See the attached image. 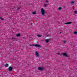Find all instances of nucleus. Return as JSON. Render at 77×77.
I'll use <instances>...</instances> for the list:
<instances>
[{
    "label": "nucleus",
    "instance_id": "nucleus-10",
    "mask_svg": "<svg viewBox=\"0 0 77 77\" xmlns=\"http://www.w3.org/2000/svg\"><path fill=\"white\" fill-rule=\"evenodd\" d=\"M16 36H20V34H19V33H18V34H17V35H16Z\"/></svg>",
    "mask_w": 77,
    "mask_h": 77
},
{
    "label": "nucleus",
    "instance_id": "nucleus-12",
    "mask_svg": "<svg viewBox=\"0 0 77 77\" xmlns=\"http://www.w3.org/2000/svg\"><path fill=\"white\" fill-rule=\"evenodd\" d=\"M47 5L46 3H45L44 5V7H46L47 6Z\"/></svg>",
    "mask_w": 77,
    "mask_h": 77
},
{
    "label": "nucleus",
    "instance_id": "nucleus-19",
    "mask_svg": "<svg viewBox=\"0 0 77 77\" xmlns=\"http://www.w3.org/2000/svg\"><path fill=\"white\" fill-rule=\"evenodd\" d=\"M57 54H59V55H60V53H57Z\"/></svg>",
    "mask_w": 77,
    "mask_h": 77
},
{
    "label": "nucleus",
    "instance_id": "nucleus-23",
    "mask_svg": "<svg viewBox=\"0 0 77 77\" xmlns=\"http://www.w3.org/2000/svg\"><path fill=\"white\" fill-rule=\"evenodd\" d=\"M31 25H33V23H31Z\"/></svg>",
    "mask_w": 77,
    "mask_h": 77
},
{
    "label": "nucleus",
    "instance_id": "nucleus-1",
    "mask_svg": "<svg viewBox=\"0 0 77 77\" xmlns=\"http://www.w3.org/2000/svg\"><path fill=\"white\" fill-rule=\"evenodd\" d=\"M29 45L30 46H34L36 47H41V45L38 44L30 45Z\"/></svg>",
    "mask_w": 77,
    "mask_h": 77
},
{
    "label": "nucleus",
    "instance_id": "nucleus-9",
    "mask_svg": "<svg viewBox=\"0 0 77 77\" xmlns=\"http://www.w3.org/2000/svg\"><path fill=\"white\" fill-rule=\"evenodd\" d=\"M74 34L75 35H76V34H77V31H74Z\"/></svg>",
    "mask_w": 77,
    "mask_h": 77
},
{
    "label": "nucleus",
    "instance_id": "nucleus-21",
    "mask_svg": "<svg viewBox=\"0 0 77 77\" xmlns=\"http://www.w3.org/2000/svg\"><path fill=\"white\" fill-rule=\"evenodd\" d=\"M46 3H48V1H46Z\"/></svg>",
    "mask_w": 77,
    "mask_h": 77
},
{
    "label": "nucleus",
    "instance_id": "nucleus-3",
    "mask_svg": "<svg viewBox=\"0 0 77 77\" xmlns=\"http://www.w3.org/2000/svg\"><path fill=\"white\" fill-rule=\"evenodd\" d=\"M38 69L40 71H42V70H44V67H39L38 68Z\"/></svg>",
    "mask_w": 77,
    "mask_h": 77
},
{
    "label": "nucleus",
    "instance_id": "nucleus-6",
    "mask_svg": "<svg viewBox=\"0 0 77 77\" xmlns=\"http://www.w3.org/2000/svg\"><path fill=\"white\" fill-rule=\"evenodd\" d=\"M63 55L64 56H66V57H67L68 56V55H67V54L66 53H64L63 54Z\"/></svg>",
    "mask_w": 77,
    "mask_h": 77
},
{
    "label": "nucleus",
    "instance_id": "nucleus-2",
    "mask_svg": "<svg viewBox=\"0 0 77 77\" xmlns=\"http://www.w3.org/2000/svg\"><path fill=\"white\" fill-rule=\"evenodd\" d=\"M41 13L42 14V15H44L45 14V11H44V8H42L41 9Z\"/></svg>",
    "mask_w": 77,
    "mask_h": 77
},
{
    "label": "nucleus",
    "instance_id": "nucleus-7",
    "mask_svg": "<svg viewBox=\"0 0 77 77\" xmlns=\"http://www.w3.org/2000/svg\"><path fill=\"white\" fill-rule=\"evenodd\" d=\"M71 23H72L71 22H67V23H65V24H71Z\"/></svg>",
    "mask_w": 77,
    "mask_h": 77
},
{
    "label": "nucleus",
    "instance_id": "nucleus-11",
    "mask_svg": "<svg viewBox=\"0 0 77 77\" xmlns=\"http://www.w3.org/2000/svg\"><path fill=\"white\" fill-rule=\"evenodd\" d=\"M45 41L47 42H49V40L48 39H47L45 40Z\"/></svg>",
    "mask_w": 77,
    "mask_h": 77
},
{
    "label": "nucleus",
    "instance_id": "nucleus-13",
    "mask_svg": "<svg viewBox=\"0 0 77 77\" xmlns=\"http://www.w3.org/2000/svg\"><path fill=\"white\" fill-rule=\"evenodd\" d=\"M32 14H33V15H35V14H36V13L35 12H34L32 13Z\"/></svg>",
    "mask_w": 77,
    "mask_h": 77
},
{
    "label": "nucleus",
    "instance_id": "nucleus-8",
    "mask_svg": "<svg viewBox=\"0 0 77 77\" xmlns=\"http://www.w3.org/2000/svg\"><path fill=\"white\" fill-rule=\"evenodd\" d=\"M5 67H8L9 66V64H6L5 65Z\"/></svg>",
    "mask_w": 77,
    "mask_h": 77
},
{
    "label": "nucleus",
    "instance_id": "nucleus-20",
    "mask_svg": "<svg viewBox=\"0 0 77 77\" xmlns=\"http://www.w3.org/2000/svg\"><path fill=\"white\" fill-rule=\"evenodd\" d=\"M20 8H21V7H18V8H17V9H20Z\"/></svg>",
    "mask_w": 77,
    "mask_h": 77
},
{
    "label": "nucleus",
    "instance_id": "nucleus-14",
    "mask_svg": "<svg viewBox=\"0 0 77 77\" xmlns=\"http://www.w3.org/2000/svg\"><path fill=\"white\" fill-rule=\"evenodd\" d=\"M37 36H38V37H41V35H37Z\"/></svg>",
    "mask_w": 77,
    "mask_h": 77
},
{
    "label": "nucleus",
    "instance_id": "nucleus-17",
    "mask_svg": "<svg viewBox=\"0 0 77 77\" xmlns=\"http://www.w3.org/2000/svg\"><path fill=\"white\" fill-rule=\"evenodd\" d=\"M61 9H62V8L61 7H59V10Z\"/></svg>",
    "mask_w": 77,
    "mask_h": 77
},
{
    "label": "nucleus",
    "instance_id": "nucleus-22",
    "mask_svg": "<svg viewBox=\"0 0 77 77\" xmlns=\"http://www.w3.org/2000/svg\"><path fill=\"white\" fill-rule=\"evenodd\" d=\"M63 42L64 43H65V42H66V41H64Z\"/></svg>",
    "mask_w": 77,
    "mask_h": 77
},
{
    "label": "nucleus",
    "instance_id": "nucleus-16",
    "mask_svg": "<svg viewBox=\"0 0 77 77\" xmlns=\"http://www.w3.org/2000/svg\"><path fill=\"white\" fill-rule=\"evenodd\" d=\"M74 3V2L73 1H72L71 2V4H72H72H73Z\"/></svg>",
    "mask_w": 77,
    "mask_h": 77
},
{
    "label": "nucleus",
    "instance_id": "nucleus-15",
    "mask_svg": "<svg viewBox=\"0 0 77 77\" xmlns=\"http://www.w3.org/2000/svg\"><path fill=\"white\" fill-rule=\"evenodd\" d=\"M0 19H1V20H4V19L2 17H0Z\"/></svg>",
    "mask_w": 77,
    "mask_h": 77
},
{
    "label": "nucleus",
    "instance_id": "nucleus-4",
    "mask_svg": "<svg viewBox=\"0 0 77 77\" xmlns=\"http://www.w3.org/2000/svg\"><path fill=\"white\" fill-rule=\"evenodd\" d=\"M12 69H13V68L12 66H10L9 68V71L10 72L12 71Z\"/></svg>",
    "mask_w": 77,
    "mask_h": 77
},
{
    "label": "nucleus",
    "instance_id": "nucleus-5",
    "mask_svg": "<svg viewBox=\"0 0 77 77\" xmlns=\"http://www.w3.org/2000/svg\"><path fill=\"white\" fill-rule=\"evenodd\" d=\"M35 55L37 56V57H38V56H39V54L38 52H35Z\"/></svg>",
    "mask_w": 77,
    "mask_h": 77
},
{
    "label": "nucleus",
    "instance_id": "nucleus-18",
    "mask_svg": "<svg viewBox=\"0 0 77 77\" xmlns=\"http://www.w3.org/2000/svg\"><path fill=\"white\" fill-rule=\"evenodd\" d=\"M74 12H75V14H77V11H75Z\"/></svg>",
    "mask_w": 77,
    "mask_h": 77
}]
</instances>
